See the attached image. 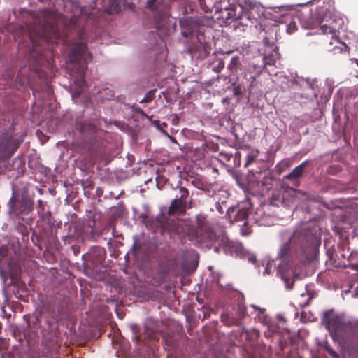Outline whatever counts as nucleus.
I'll list each match as a JSON object with an SVG mask.
<instances>
[{
  "label": "nucleus",
  "instance_id": "1",
  "mask_svg": "<svg viewBox=\"0 0 358 358\" xmlns=\"http://www.w3.org/2000/svg\"><path fill=\"white\" fill-rule=\"evenodd\" d=\"M92 59V54L88 52L87 45L83 42H78L73 45L69 55L71 63L75 64L77 71L76 81L81 87L85 84V74L87 64Z\"/></svg>",
  "mask_w": 358,
  "mask_h": 358
},
{
  "label": "nucleus",
  "instance_id": "2",
  "mask_svg": "<svg viewBox=\"0 0 358 358\" xmlns=\"http://www.w3.org/2000/svg\"><path fill=\"white\" fill-rule=\"evenodd\" d=\"M315 238V233L312 229L308 227L298 228L289 241L281 245L278 257L280 259H286L289 256L292 244L308 246L313 243Z\"/></svg>",
  "mask_w": 358,
  "mask_h": 358
},
{
  "label": "nucleus",
  "instance_id": "3",
  "mask_svg": "<svg viewBox=\"0 0 358 358\" xmlns=\"http://www.w3.org/2000/svg\"><path fill=\"white\" fill-rule=\"evenodd\" d=\"M139 217L146 228L153 233L159 232L161 234H164L166 231L172 232L176 229V222L168 218L163 213H159L155 217H150L146 213H142Z\"/></svg>",
  "mask_w": 358,
  "mask_h": 358
},
{
  "label": "nucleus",
  "instance_id": "4",
  "mask_svg": "<svg viewBox=\"0 0 358 358\" xmlns=\"http://www.w3.org/2000/svg\"><path fill=\"white\" fill-rule=\"evenodd\" d=\"M213 241L215 243L214 251L217 253L222 249L226 255L231 256L239 257L244 254L243 245L239 242L229 240L224 232L218 234Z\"/></svg>",
  "mask_w": 358,
  "mask_h": 358
},
{
  "label": "nucleus",
  "instance_id": "5",
  "mask_svg": "<svg viewBox=\"0 0 358 358\" xmlns=\"http://www.w3.org/2000/svg\"><path fill=\"white\" fill-rule=\"evenodd\" d=\"M186 49L192 57L203 59L208 57L211 51L210 43L205 41L203 33H198L195 38L187 40Z\"/></svg>",
  "mask_w": 358,
  "mask_h": 358
},
{
  "label": "nucleus",
  "instance_id": "6",
  "mask_svg": "<svg viewBox=\"0 0 358 358\" xmlns=\"http://www.w3.org/2000/svg\"><path fill=\"white\" fill-rule=\"evenodd\" d=\"M8 205L10 214L13 216H17L18 218L20 215H29L34 209V201L32 199L24 194L20 200H17L15 192L13 193Z\"/></svg>",
  "mask_w": 358,
  "mask_h": 358
},
{
  "label": "nucleus",
  "instance_id": "7",
  "mask_svg": "<svg viewBox=\"0 0 358 358\" xmlns=\"http://www.w3.org/2000/svg\"><path fill=\"white\" fill-rule=\"evenodd\" d=\"M295 18L306 29H313L320 23L319 20L313 16V10L307 6L299 10L296 13Z\"/></svg>",
  "mask_w": 358,
  "mask_h": 358
},
{
  "label": "nucleus",
  "instance_id": "8",
  "mask_svg": "<svg viewBox=\"0 0 358 358\" xmlns=\"http://www.w3.org/2000/svg\"><path fill=\"white\" fill-rule=\"evenodd\" d=\"M51 29L52 36H50L49 34H47L45 30L42 31V33L37 38H34L32 36H31L33 50L36 51L37 54L39 55L41 53V50L45 48V44L48 45L47 48H49V43H52L53 39H57V33L56 31V29L54 27V26H52Z\"/></svg>",
  "mask_w": 358,
  "mask_h": 358
},
{
  "label": "nucleus",
  "instance_id": "9",
  "mask_svg": "<svg viewBox=\"0 0 358 358\" xmlns=\"http://www.w3.org/2000/svg\"><path fill=\"white\" fill-rule=\"evenodd\" d=\"M215 7L217 13H220L218 18L222 20L225 23L229 24L231 20L235 18L234 6L229 4L227 0H222L219 3L216 4Z\"/></svg>",
  "mask_w": 358,
  "mask_h": 358
},
{
  "label": "nucleus",
  "instance_id": "10",
  "mask_svg": "<svg viewBox=\"0 0 358 358\" xmlns=\"http://www.w3.org/2000/svg\"><path fill=\"white\" fill-rule=\"evenodd\" d=\"M296 199V189L294 188H287L281 194L273 196L272 203L273 205L278 206L275 201H280L285 207H289L292 205Z\"/></svg>",
  "mask_w": 358,
  "mask_h": 358
},
{
  "label": "nucleus",
  "instance_id": "11",
  "mask_svg": "<svg viewBox=\"0 0 358 358\" xmlns=\"http://www.w3.org/2000/svg\"><path fill=\"white\" fill-rule=\"evenodd\" d=\"M196 234L204 232L206 238L213 241L218 234H214L210 231L209 224L207 222L206 216L203 214L197 215L196 217Z\"/></svg>",
  "mask_w": 358,
  "mask_h": 358
},
{
  "label": "nucleus",
  "instance_id": "12",
  "mask_svg": "<svg viewBox=\"0 0 358 358\" xmlns=\"http://www.w3.org/2000/svg\"><path fill=\"white\" fill-rule=\"evenodd\" d=\"M182 34L185 37H190L189 40L195 38L198 33H203L199 31L198 26L193 20H185L180 22Z\"/></svg>",
  "mask_w": 358,
  "mask_h": 358
},
{
  "label": "nucleus",
  "instance_id": "13",
  "mask_svg": "<svg viewBox=\"0 0 358 358\" xmlns=\"http://www.w3.org/2000/svg\"><path fill=\"white\" fill-rule=\"evenodd\" d=\"M187 201H184L178 198L174 199L168 209L169 215H183L186 213Z\"/></svg>",
  "mask_w": 358,
  "mask_h": 358
},
{
  "label": "nucleus",
  "instance_id": "14",
  "mask_svg": "<svg viewBox=\"0 0 358 358\" xmlns=\"http://www.w3.org/2000/svg\"><path fill=\"white\" fill-rule=\"evenodd\" d=\"M250 209L239 207H231L227 210V215L229 218H234L235 222L244 221L249 215Z\"/></svg>",
  "mask_w": 358,
  "mask_h": 358
},
{
  "label": "nucleus",
  "instance_id": "15",
  "mask_svg": "<svg viewBox=\"0 0 358 358\" xmlns=\"http://www.w3.org/2000/svg\"><path fill=\"white\" fill-rule=\"evenodd\" d=\"M327 327L331 334L339 335L345 329V324L339 317L335 316L329 320Z\"/></svg>",
  "mask_w": 358,
  "mask_h": 358
},
{
  "label": "nucleus",
  "instance_id": "16",
  "mask_svg": "<svg viewBox=\"0 0 358 358\" xmlns=\"http://www.w3.org/2000/svg\"><path fill=\"white\" fill-rule=\"evenodd\" d=\"M10 143V138L8 136L0 138V162L13 155L14 151L10 152L8 151Z\"/></svg>",
  "mask_w": 358,
  "mask_h": 358
},
{
  "label": "nucleus",
  "instance_id": "17",
  "mask_svg": "<svg viewBox=\"0 0 358 358\" xmlns=\"http://www.w3.org/2000/svg\"><path fill=\"white\" fill-rule=\"evenodd\" d=\"M14 221L16 224V229L19 233L24 235L28 234V226L30 225V222L28 219H24L22 215L18 218L17 216H14Z\"/></svg>",
  "mask_w": 358,
  "mask_h": 358
},
{
  "label": "nucleus",
  "instance_id": "18",
  "mask_svg": "<svg viewBox=\"0 0 358 358\" xmlns=\"http://www.w3.org/2000/svg\"><path fill=\"white\" fill-rule=\"evenodd\" d=\"M308 161H305L296 167H295L291 173L285 176V178L288 180L296 179L302 176L304 172L305 166Z\"/></svg>",
  "mask_w": 358,
  "mask_h": 358
},
{
  "label": "nucleus",
  "instance_id": "19",
  "mask_svg": "<svg viewBox=\"0 0 358 358\" xmlns=\"http://www.w3.org/2000/svg\"><path fill=\"white\" fill-rule=\"evenodd\" d=\"M242 64L241 58L238 56H234L231 58L230 63L227 66V69L232 74L236 73L238 69H241Z\"/></svg>",
  "mask_w": 358,
  "mask_h": 358
},
{
  "label": "nucleus",
  "instance_id": "20",
  "mask_svg": "<svg viewBox=\"0 0 358 358\" xmlns=\"http://www.w3.org/2000/svg\"><path fill=\"white\" fill-rule=\"evenodd\" d=\"M192 185L194 187H196L199 189H201L205 192H210V189L213 187L212 185L208 184L199 178H196V179L193 180L192 181Z\"/></svg>",
  "mask_w": 358,
  "mask_h": 358
},
{
  "label": "nucleus",
  "instance_id": "21",
  "mask_svg": "<svg viewBox=\"0 0 358 358\" xmlns=\"http://www.w3.org/2000/svg\"><path fill=\"white\" fill-rule=\"evenodd\" d=\"M134 334H135L134 338L138 343H143V345H146V339L149 338V336L145 334H141L139 332V328L137 326L132 327Z\"/></svg>",
  "mask_w": 358,
  "mask_h": 358
},
{
  "label": "nucleus",
  "instance_id": "22",
  "mask_svg": "<svg viewBox=\"0 0 358 358\" xmlns=\"http://www.w3.org/2000/svg\"><path fill=\"white\" fill-rule=\"evenodd\" d=\"M164 344L166 346V349L169 351L174 349V348L176 347V341H175V339L173 338V336H171V335H166L164 338Z\"/></svg>",
  "mask_w": 358,
  "mask_h": 358
},
{
  "label": "nucleus",
  "instance_id": "23",
  "mask_svg": "<svg viewBox=\"0 0 358 358\" xmlns=\"http://www.w3.org/2000/svg\"><path fill=\"white\" fill-rule=\"evenodd\" d=\"M321 31L324 34H331L332 38L335 36L336 28L327 24H322L320 27Z\"/></svg>",
  "mask_w": 358,
  "mask_h": 358
},
{
  "label": "nucleus",
  "instance_id": "24",
  "mask_svg": "<svg viewBox=\"0 0 358 358\" xmlns=\"http://www.w3.org/2000/svg\"><path fill=\"white\" fill-rule=\"evenodd\" d=\"M257 156H258V151L257 150H256V151H253L252 150V152H250L246 156V161H245L244 166L245 167H248L251 164H252L255 161V159H257Z\"/></svg>",
  "mask_w": 358,
  "mask_h": 358
},
{
  "label": "nucleus",
  "instance_id": "25",
  "mask_svg": "<svg viewBox=\"0 0 358 358\" xmlns=\"http://www.w3.org/2000/svg\"><path fill=\"white\" fill-rule=\"evenodd\" d=\"M178 189L180 196H177L176 197L182 201H187V199L189 195V190L186 187L182 186H178Z\"/></svg>",
  "mask_w": 358,
  "mask_h": 358
},
{
  "label": "nucleus",
  "instance_id": "26",
  "mask_svg": "<svg viewBox=\"0 0 358 358\" xmlns=\"http://www.w3.org/2000/svg\"><path fill=\"white\" fill-rule=\"evenodd\" d=\"M94 252L97 253V255L99 256L98 262H101L103 259H104V255H106V250L103 248H97L96 250H94Z\"/></svg>",
  "mask_w": 358,
  "mask_h": 358
},
{
  "label": "nucleus",
  "instance_id": "27",
  "mask_svg": "<svg viewBox=\"0 0 358 358\" xmlns=\"http://www.w3.org/2000/svg\"><path fill=\"white\" fill-rule=\"evenodd\" d=\"M297 29V27H296V22L294 21V22H292L289 24L288 27H287V32L289 34H293L294 32H295Z\"/></svg>",
  "mask_w": 358,
  "mask_h": 358
},
{
  "label": "nucleus",
  "instance_id": "28",
  "mask_svg": "<svg viewBox=\"0 0 358 358\" xmlns=\"http://www.w3.org/2000/svg\"><path fill=\"white\" fill-rule=\"evenodd\" d=\"M199 4L203 12L207 13L210 11L209 8L206 6L205 0H199Z\"/></svg>",
  "mask_w": 358,
  "mask_h": 358
},
{
  "label": "nucleus",
  "instance_id": "29",
  "mask_svg": "<svg viewBox=\"0 0 358 358\" xmlns=\"http://www.w3.org/2000/svg\"><path fill=\"white\" fill-rule=\"evenodd\" d=\"M220 157H222L223 159L229 162L233 157L232 154L229 153H225V152H221L220 154Z\"/></svg>",
  "mask_w": 358,
  "mask_h": 358
},
{
  "label": "nucleus",
  "instance_id": "30",
  "mask_svg": "<svg viewBox=\"0 0 358 358\" xmlns=\"http://www.w3.org/2000/svg\"><path fill=\"white\" fill-rule=\"evenodd\" d=\"M7 253V248L6 246H1L0 248V255L3 257H6Z\"/></svg>",
  "mask_w": 358,
  "mask_h": 358
},
{
  "label": "nucleus",
  "instance_id": "31",
  "mask_svg": "<svg viewBox=\"0 0 358 358\" xmlns=\"http://www.w3.org/2000/svg\"><path fill=\"white\" fill-rule=\"evenodd\" d=\"M0 276L3 279V282H6V281L7 280L8 276L1 267H0Z\"/></svg>",
  "mask_w": 358,
  "mask_h": 358
},
{
  "label": "nucleus",
  "instance_id": "32",
  "mask_svg": "<svg viewBox=\"0 0 358 358\" xmlns=\"http://www.w3.org/2000/svg\"><path fill=\"white\" fill-rule=\"evenodd\" d=\"M224 62H222V61H220L219 64H218V66L217 68L215 69L214 70L217 72H219L222 69H224Z\"/></svg>",
  "mask_w": 358,
  "mask_h": 358
},
{
  "label": "nucleus",
  "instance_id": "33",
  "mask_svg": "<svg viewBox=\"0 0 358 358\" xmlns=\"http://www.w3.org/2000/svg\"><path fill=\"white\" fill-rule=\"evenodd\" d=\"M349 267L352 270L358 271V264H352L349 266Z\"/></svg>",
  "mask_w": 358,
  "mask_h": 358
},
{
  "label": "nucleus",
  "instance_id": "34",
  "mask_svg": "<svg viewBox=\"0 0 358 358\" xmlns=\"http://www.w3.org/2000/svg\"><path fill=\"white\" fill-rule=\"evenodd\" d=\"M358 296V285L354 289L352 296L357 297Z\"/></svg>",
  "mask_w": 358,
  "mask_h": 358
},
{
  "label": "nucleus",
  "instance_id": "35",
  "mask_svg": "<svg viewBox=\"0 0 358 358\" xmlns=\"http://www.w3.org/2000/svg\"><path fill=\"white\" fill-rule=\"evenodd\" d=\"M192 204H193V200H192V199H190V200L187 202V208H192Z\"/></svg>",
  "mask_w": 358,
  "mask_h": 358
},
{
  "label": "nucleus",
  "instance_id": "36",
  "mask_svg": "<svg viewBox=\"0 0 358 358\" xmlns=\"http://www.w3.org/2000/svg\"><path fill=\"white\" fill-rule=\"evenodd\" d=\"M329 353L330 355H331L333 357H337L338 356L337 354L334 351H333V350H329Z\"/></svg>",
  "mask_w": 358,
  "mask_h": 358
},
{
  "label": "nucleus",
  "instance_id": "37",
  "mask_svg": "<svg viewBox=\"0 0 358 358\" xmlns=\"http://www.w3.org/2000/svg\"><path fill=\"white\" fill-rule=\"evenodd\" d=\"M89 227L90 228V233H91V234L92 235L94 234V233H95L94 232V229L93 227H90V226Z\"/></svg>",
  "mask_w": 358,
  "mask_h": 358
},
{
  "label": "nucleus",
  "instance_id": "38",
  "mask_svg": "<svg viewBox=\"0 0 358 358\" xmlns=\"http://www.w3.org/2000/svg\"><path fill=\"white\" fill-rule=\"evenodd\" d=\"M106 230H108L109 231V226L107 227H105L103 231H102V234H103Z\"/></svg>",
  "mask_w": 358,
  "mask_h": 358
},
{
  "label": "nucleus",
  "instance_id": "39",
  "mask_svg": "<svg viewBox=\"0 0 358 358\" xmlns=\"http://www.w3.org/2000/svg\"><path fill=\"white\" fill-rule=\"evenodd\" d=\"M1 329H2V324H1V323L0 322V334H1Z\"/></svg>",
  "mask_w": 358,
  "mask_h": 358
},
{
  "label": "nucleus",
  "instance_id": "40",
  "mask_svg": "<svg viewBox=\"0 0 358 358\" xmlns=\"http://www.w3.org/2000/svg\"><path fill=\"white\" fill-rule=\"evenodd\" d=\"M342 45L345 47V49H346V48H348V49L349 50V48H348V47H347V45H346L345 44L342 43Z\"/></svg>",
  "mask_w": 358,
  "mask_h": 358
},
{
  "label": "nucleus",
  "instance_id": "41",
  "mask_svg": "<svg viewBox=\"0 0 358 358\" xmlns=\"http://www.w3.org/2000/svg\"><path fill=\"white\" fill-rule=\"evenodd\" d=\"M250 260L251 262H253V261H255V258H250Z\"/></svg>",
  "mask_w": 358,
  "mask_h": 358
},
{
  "label": "nucleus",
  "instance_id": "42",
  "mask_svg": "<svg viewBox=\"0 0 358 358\" xmlns=\"http://www.w3.org/2000/svg\"><path fill=\"white\" fill-rule=\"evenodd\" d=\"M10 278H14V275L13 273H10Z\"/></svg>",
  "mask_w": 358,
  "mask_h": 358
},
{
  "label": "nucleus",
  "instance_id": "43",
  "mask_svg": "<svg viewBox=\"0 0 358 358\" xmlns=\"http://www.w3.org/2000/svg\"><path fill=\"white\" fill-rule=\"evenodd\" d=\"M148 5L149 7L151 6L150 4V1H148Z\"/></svg>",
  "mask_w": 358,
  "mask_h": 358
},
{
  "label": "nucleus",
  "instance_id": "44",
  "mask_svg": "<svg viewBox=\"0 0 358 358\" xmlns=\"http://www.w3.org/2000/svg\"><path fill=\"white\" fill-rule=\"evenodd\" d=\"M266 64H271V63L270 62H266Z\"/></svg>",
  "mask_w": 358,
  "mask_h": 358
},
{
  "label": "nucleus",
  "instance_id": "45",
  "mask_svg": "<svg viewBox=\"0 0 358 358\" xmlns=\"http://www.w3.org/2000/svg\"><path fill=\"white\" fill-rule=\"evenodd\" d=\"M144 101H145V99H143V100L141 101V102H144Z\"/></svg>",
  "mask_w": 358,
  "mask_h": 358
},
{
  "label": "nucleus",
  "instance_id": "46",
  "mask_svg": "<svg viewBox=\"0 0 358 358\" xmlns=\"http://www.w3.org/2000/svg\"><path fill=\"white\" fill-rule=\"evenodd\" d=\"M357 90H358V85H357Z\"/></svg>",
  "mask_w": 358,
  "mask_h": 358
}]
</instances>
